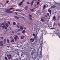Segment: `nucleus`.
Here are the masks:
<instances>
[{
    "label": "nucleus",
    "instance_id": "obj_1",
    "mask_svg": "<svg viewBox=\"0 0 60 60\" xmlns=\"http://www.w3.org/2000/svg\"><path fill=\"white\" fill-rule=\"evenodd\" d=\"M15 37H14V39L15 41H17V39L18 38V36H17V35H16L15 36Z\"/></svg>",
    "mask_w": 60,
    "mask_h": 60
},
{
    "label": "nucleus",
    "instance_id": "obj_2",
    "mask_svg": "<svg viewBox=\"0 0 60 60\" xmlns=\"http://www.w3.org/2000/svg\"><path fill=\"white\" fill-rule=\"evenodd\" d=\"M48 11L49 12L50 14H51V10H50V8H49L48 10Z\"/></svg>",
    "mask_w": 60,
    "mask_h": 60
},
{
    "label": "nucleus",
    "instance_id": "obj_3",
    "mask_svg": "<svg viewBox=\"0 0 60 60\" xmlns=\"http://www.w3.org/2000/svg\"><path fill=\"white\" fill-rule=\"evenodd\" d=\"M3 43V41H0V45L1 46H3V44L2 43Z\"/></svg>",
    "mask_w": 60,
    "mask_h": 60
},
{
    "label": "nucleus",
    "instance_id": "obj_4",
    "mask_svg": "<svg viewBox=\"0 0 60 60\" xmlns=\"http://www.w3.org/2000/svg\"><path fill=\"white\" fill-rule=\"evenodd\" d=\"M23 4V3L22 2H20L19 4L18 5L19 6H21Z\"/></svg>",
    "mask_w": 60,
    "mask_h": 60
},
{
    "label": "nucleus",
    "instance_id": "obj_5",
    "mask_svg": "<svg viewBox=\"0 0 60 60\" xmlns=\"http://www.w3.org/2000/svg\"><path fill=\"white\" fill-rule=\"evenodd\" d=\"M36 39V36H35L34 37L33 40L32 41V42H33L34 41V40Z\"/></svg>",
    "mask_w": 60,
    "mask_h": 60
},
{
    "label": "nucleus",
    "instance_id": "obj_6",
    "mask_svg": "<svg viewBox=\"0 0 60 60\" xmlns=\"http://www.w3.org/2000/svg\"><path fill=\"white\" fill-rule=\"evenodd\" d=\"M15 32L16 33H17V32H20V31H21V30L20 29H19L18 30H15Z\"/></svg>",
    "mask_w": 60,
    "mask_h": 60
},
{
    "label": "nucleus",
    "instance_id": "obj_7",
    "mask_svg": "<svg viewBox=\"0 0 60 60\" xmlns=\"http://www.w3.org/2000/svg\"><path fill=\"white\" fill-rule=\"evenodd\" d=\"M41 21H42V22H44V21H45V20L43 19V18L42 17L41 19Z\"/></svg>",
    "mask_w": 60,
    "mask_h": 60
},
{
    "label": "nucleus",
    "instance_id": "obj_8",
    "mask_svg": "<svg viewBox=\"0 0 60 60\" xmlns=\"http://www.w3.org/2000/svg\"><path fill=\"white\" fill-rule=\"evenodd\" d=\"M34 0H32V2H31V6H32L33 5V4H34Z\"/></svg>",
    "mask_w": 60,
    "mask_h": 60
},
{
    "label": "nucleus",
    "instance_id": "obj_9",
    "mask_svg": "<svg viewBox=\"0 0 60 60\" xmlns=\"http://www.w3.org/2000/svg\"><path fill=\"white\" fill-rule=\"evenodd\" d=\"M16 11H22L21 10H20L19 9H16L15 10Z\"/></svg>",
    "mask_w": 60,
    "mask_h": 60
},
{
    "label": "nucleus",
    "instance_id": "obj_10",
    "mask_svg": "<svg viewBox=\"0 0 60 60\" xmlns=\"http://www.w3.org/2000/svg\"><path fill=\"white\" fill-rule=\"evenodd\" d=\"M56 16L54 15L53 18V19H54V20H56Z\"/></svg>",
    "mask_w": 60,
    "mask_h": 60
},
{
    "label": "nucleus",
    "instance_id": "obj_11",
    "mask_svg": "<svg viewBox=\"0 0 60 60\" xmlns=\"http://www.w3.org/2000/svg\"><path fill=\"white\" fill-rule=\"evenodd\" d=\"M57 6H51V8L53 9V8H54V7H56Z\"/></svg>",
    "mask_w": 60,
    "mask_h": 60
},
{
    "label": "nucleus",
    "instance_id": "obj_12",
    "mask_svg": "<svg viewBox=\"0 0 60 60\" xmlns=\"http://www.w3.org/2000/svg\"><path fill=\"white\" fill-rule=\"evenodd\" d=\"M9 11L8 10V9H7V10H6L5 11L7 13H9Z\"/></svg>",
    "mask_w": 60,
    "mask_h": 60
},
{
    "label": "nucleus",
    "instance_id": "obj_13",
    "mask_svg": "<svg viewBox=\"0 0 60 60\" xmlns=\"http://www.w3.org/2000/svg\"><path fill=\"white\" fill-rule=\"evenodd\" d=\"M24 38V37L23 36H22L21 37V39H23Z\"/></svg>",
    "mask_w": 60,
    "mask_h": 60
},
{
    "label": "nucleus",
    "instance_id": "obj_14",
    "mask_svg": "<svg viewBox=\"0 0 60 60\" xmlns=\"http://www.w3.org/2000/svg\"><path fill=\"white\" fill-rule=\"evenodd\" d=\"M30 11H34V9H30Z\"/></svg>",
    "mask_w": 60,
    "mask_h": 60
},
{
    "label": "nucleus",
    "instance_id": "obj_15",
    "mask_svg": "<svg viewBox=\"0 0 60 60\" xmlns=\"http://www.w3.org/2000/svg\"><path fill=\"white\" fill-rule=\"evenodd\" d=\"M53 34H56L57 35H57H58V32H56V33H53Z\"/></svg>",
    "mask_w": 60,
    "mask_h": 60
},
{
    "label": "nucleus",
    "instance_id": "obj_16",
    "mask_svg": "<svg viewBox=\"0 0 60 60\" xmlns=\"http://www.w3.org/2000/svg\"><path fill=\"white\" fill-rule=\"evenodd\" d=\"M28 8V7L27 6H26L25 7V8L26 11L27 10V8Z\"/></svg>",
    "mask_w": 60,
    "mask_h": 60
},
{
    "label": "nucleus",
    "instance_id": "obj_17",
    "mask_svg": "<svg viewBox=\"0 0 60 60\" xmlns=\"http://www.w3.org/2000/svg\"><path fill=\"white\" fill-rule=\"evenodd\" d=\"M5 25L6 26H7V27H8V26H9V25H8V23H5Z\"/></svg>",
    "mask_w": 60,
    "mask_h": 60
},
{
    "label": "nucleus",
    "instance_id": "obj_18",
    "mask_svg": "<svg viewBox=\"0 0 60 60\" xmlns=\"http://www.w3.org/2000/svg\"><path fill=\"white\" fill-rule=\"evenodd\" d=\"M43 34H44V35H46V34H47V32H46V31H44V32L43 33Z\"/></svg>",
    "mask_w": 60,
    "mask_h": 60
},
{
    "label": "nucleus",
    "instance_id": "obj_19",
    "mask_svg": "<svg viewBox=\"0 0 60 60\" xmlns=\"http://www.w3.org/2000/svg\"><path fill=\"white\" fill-rule=\"evenodd\" d=\"M9 56L10 57H8V59H11V55L10 54Z\"/></svg>",
    "mask_w": 60,
    "mask_h": 60
},
{
    "label": "nucleus",
    "instance_id": "obj_20",
    "mask_svg": "<svg viewBox=\"0 0 60 60\" xmlns=\"http://www.w3.org/2000/svg\"><path fill=\"white\" fill-rule=\"evenodd\" d=\"M20 28L21 30H23V27L21 26H20Z\"/></svg>",
    "mask_w": 60,
    "mask_h": 60
},
{
    "label": "nucleus",
    "instance_id": "obj_21",
    "mask_svg": "<svg viewBox=\"0 0 60 60\" xmlns=\"http://www.w3.org/2000/svg\"><path fill=\"white\" fill-rule=\"evenodd\" d=\"M34 51H32L31 52V55H32V56H33V55H34Z\"/></svg>",
    "mask_w": 60,
    "mask_h": 60
},
{
    "label": "nucleus",
    "instance_id": "obj_22",
    "mask_svg": "<svg viewBox=\"0 0 60 60\" xmlns=\"http://www.w3.org/2000/svg\"><path fill=\"white\" fill-rule=\"evenodd\" d=\"M14 17L15 18V19H19V17L17 16H15Z\"/></svg>",
    "mask_w": 60,
    "mask_h": 60
},
{
    "label": "nucleus",
    "instance_id": "obj_23",
    "mask_svg": "<svg viewBox=\"0 0 60 60\" xmlns=\"http://www.w3.org/2000/svg\"><path fill=\"white\" fill-rule=\"evenodd\" d=\"M11 42H14V40L13 39L11 41Z\"/></svg>",
    "mask_w": 60,
    "mask_h": 60
},
{
    "label": "nucleus",
    "instance_id": "obj_24",
    "mask_svg": "<svg viewBox=\"0 0 60 60\" xmlns=\"http://www.w3.org/2000/svg\"><path fill=\"white\" fill-rule=\"evenodd\" d=\"M29 19H30V20H32V21L33 20V19H32V18H31V17H30L29 18Z\"/></svg>",
    "mask_w": 60,
    "mask_h": 60
},
{
    "label": "nucleus",
    "instance_id": "obj_25",
    "mask_svg": "<svg viewBox=\"0 0 60 60\" xmlns=\"http://www.w3.org/2000/svg\"><path fill=\"white\" fill-rule=\"evenodd\" d=\"M25 30H23L22 32V33L23 34H24V33H25Z\"/></svg>",
    "mask_w": 60,
    "mask_h": 60
},
{
    "label": "nucleus",
    "instance_id": "obj_26",
    "mask_svg": "<svg viewBox=\"0 0 60 60\" xmlns=\"http://www.w3.org/2000/svg\"><path fill=\"white\" fill-rule=\"evenodd\" d=\"M37 5H39V4H40V2H39V1H37Z\"/></svg>",
    "mask_w": 60,
    "mask_h": 60
},
{
    "label": "nucleus",
    "instance_id": "obj_27",
    "mask_svg": "<svg viewBox=\"0 0 60 60\" xmlns=\"http://www.w3.org/2000/svg\"><path fill=\"white\" fill-rule=\"evenodd\" d=\"M60 18V16H58L57 19V20H59V19Z\"/></svg>",
    "mask_w": 60,
    "mask_h": 60
},
{
    "label": "nucleus",
    "instance_id": "obj_28",
    "mask_svg": "<svg viewBox=\"0 0 60 60\" xmlns=\"http://www.w3.org/2000/svg\"><path fill=\"white\" fill-rule=\"evenodd\" d=\"M0 26V27H2V29H4V26Z\"/></svg>",
    "mask_w": 60,
    "mask_h": 60
},
{
    "label": "nucleus",
    "instance_id": "obj_29",
    "mask_svg": "<svg viewBox=\"0 0 60 60\" xmlns=\"http://www.w3.org/2000/svg\"><path fill=\"white\" fill-rule=\"evenodd\" d=\"M7 41L8 43H9V42H10V41H9V40L8 39H7Z\"/></svg>",
    "mask_w": 60,
    "mask_h": 60
},
{
    "label": "nucleus",
    "instance_id": "obj_30",
    "mask_svg": "<svg viewBox=\"0 0 60 60\" xmlns=\"http://www.w3.org/2000/svg\"><path fill=\"white\" fill-rule=\"evenodd\" d=\"M13 24L14 25H16V22H13Z\"/></svg>",
    "mask_w": 60,
    "mask_h": 60
},
{
    "label": "nucleus",
    "instance_id": "obj_31",
    "mask_svg": "<svg viewBox=\"0 0 60 60\" xmlns=\"http://www.w3.org/2000/svg\"><path fill=\"white\" fill-rule=\"evenodd\" d=\"M29 17H31L32 18V15L30 14H29Z\"/></svg>",
    "mask_w": 60,
    "mask_h": 60
},
{
    "label": "nucleus",
    "instance_id": "obj_32",
    "mask_svg": "<svg viewBox=\"0 0 60 60\" xmlns=\"http://www.w3.org/2000/svg\"><path fill=\"white\" fill-rule=\"evenodd\" d=\"M4 27L5 29H6V30H7V27H6V26H5Z\"/></svg>",
    "mask_w": 60,
    "mask_h": 60
},
{
    "label": "nucleus",
    "instance_id": "obj_33",
    "mask_svg": "<svg viewBox=\"0 0 60 60\" xmlns=\"http://www.w3.org/2000/svg\"><path fill=\"white\" fill-rule=\"evenodd\" d=\"M4 42L5 43L6 42V39H4Z\"/></svg>",
    "mask_w": 60,
    "mask_h": 60
},
{
    "label": "nucleus",
    "instance_id": "obj_34",
    "mask_svg": "<svg viewBox=\"0 0 60 60\" xmlns=\"http://www.w3.org/2000/svg\"><path fill=\"white\" fill-rule=\"evenodd\" d=\"M10 9H12V10H14V9H15V8H10Z\"/></svg>",
    "mask_w": 60,
    "mask_h": 60
},
{
    "label": "nucleus",
    "instance_id": "obj_35",
    "mask_svg": "<svg viewBox=\"0 0 60 60\" xmlns=\"http://www.w3.org/2000/svg\"><path fill=\"white\" fill-rule=\"evenodd\" d=\"M8 23L9 25H10L11 24V23L9 21L8 22Z\"/></svg>",
    "mask_w": 60,
    "mask_h": 60
},
{
    "label": "nucleus",
    "instance_id": "obj_36",
    "mask_svg": "<svg viewBox=\"0 0 60 60\" xmlns=\"http://www.w3.org/2000/svg\"><path fill=\"white\" fill-rule=\"evenodd\" d=\"M27 3L28 4H31V3L28 2H27Z\"/></svg>",
    "mask_w": 60,
    "mask_h": 60
},
{
    "label": "nucleus",
    "instance_id": "obj_37",
    "mask_svg": "<svg viewBox=\"0 0 60 60\" xmlns=\"http://www.w3.org/2000/svg\"><path fill=\"white\" fill-rule=\"evenodd\" d=\"M51 29H56L55 28V27H53V28H51Z\"/></svg>",
    "mask_w": 60,
    "mask_h": 60
},
{
    "label": "nucleus",
    "instance_id": "obj_38",
    "mask_svg": "<svg viewBox=\"0 0 60 60\" xmlns=\"http://www.w3.org/2000/svg\"><path fill=\"white\" fill-rule=\"evenodd\" d=\"M53 26H56V22H54V24H53Z\"/></svg>",
    "mask_w": 60,
    "mask_h": 60
},
{
    "label": "nucleus",
    "instance_id": "obj_39",
    "mask_svg": "<svg viewBox=\"0 0 60 60\" xmlns=\"http://www.w3.org/2000/svg\"><path fill=\"white\" fill-rule=\"evenodd\" d=\"M13 11H9V13H13Z\"/></svg>",
    "mask_w": 60,
    "mask_h": 60
},
{
    "label": "nucleus",
    "instance_id": "obj_40",
    "mask_svg": "<svg viewBox=\"0 0 60 60\" xmlns=\"http://www.w3.org/2000/svg\"><path fill=\"white\" fill-rule=\"evenodd\" d=\"M16 27H17V28H19V25H17Z\"/></svg>",
    "mask_w": 60,
    "mask_h": 60
},
{
    "label": "nucleus",
    "instance_id": "obj_41",
    "mask_svg": "<svg viewBox=\"0 0 60 60\" xmlns=\"http://www.w3.org/2000/svg\"><path fill=\"white\" fill-rule=\"evenodd\" d=\"M22 55H23V54H21V56L22 57H24V56Z\"/></svg>",
    "mask_w": 60,
    "mask_h": 60
},
{
    "label": "nucleus",
    "instance_id": "obj_42",
    "mask_svg": "<svg viewBox=\"0 0 60 60\" xmlns=\"http://www.w3.org/2000/svg\"><path fill=\"white\" fill-rule=\"evenodd\" d=\"M5 60H8L7 59V57H5Z\"/></svg>",
    "mask_w": 60,
    "mask_h": 60
},
{
    "label": "nucleus",
    "instance_id": "obj_43",
    "mask_svg": "<svg viewBox=\"0 0 60 60\" xmlns=\"http://www.w3.org/2000/svg\"><path fill=\"white\" fill-rule=\"evenodd\" d=\"M2 25L3 26H4V27L5 26V25H4V24L3 23L2 24Z\"/></svg>",
    "mask_w": 60,
    "mask_h": 60
},
{
    "label": "nucleus",
    "instance_id": "obj_44",
    "mask_svg": "<svg viewBox=\"0 0 60 60\" xmlns=\"http://www.w3.org/2000/svg\"><path fill=\"white\" fill-rule=\"evenodd\" d=\"M44 30H42L41 31V32L42 33V34H43V33H44Z\"/></svg>",
    "mask_w": 60,
    "mask_h": 60
},
{
    "label": "nucleus",
    "instance_id": "obj_45",
    "mask_svg": "<svg viewBox=\"0 0 60 60\" xmlns=\"http://www.w3.org/2000/svg\"><path fill=\"white\" fill-rule=\"evenodd\" d=\"M39 49H38L37 51V52L38 53L39 52Z\"/></svg>",
    "mask_w": 60,
    "mask_h": 60
},
{
    "label": "nucleus",
    "instance_id": "obj_46",
    "mask_svg": "<svg viewBox=\"0 0 60 60\" xmlns=\"http://www.w3.org/2000/svg\"><path fill=\"white\" fill-rule=\"evenodd\" d=\"M10 39H13V38L11 36L10 37Z\"/></svg>",
    "mask_w": 60,
    "mask_h": 60
},
{
    "label": "nucleus",
    "instance_id": "obj_47",
    "mask_svg": "<svg viewBox=\"0 0 60 60\" xmlns=\"http://www.w3.org/2000/svg\"><path fill=\"white\" fill-rule=\"evenodd\" d=\"M21 13L22 14V15H25V14H23L22 13Z\"/></svg>",
    "mask_w": 60,
    "mask_h": 60
},
{
    "label": "nucleus",
    "instance_id": "obj_48",
    "mask_svg": "<svg viewBox=\"0 0 60 60\" xmlns=\"http://www.w3.org/2000/svg\"><path fill=\"white\" fill-rule=\"evenodd\" d=\"M24 1H25V0H22V1L21 2L22 3L24 2Z\"/></svg>",
    "mask_w": 60,
    "mask_h": 60
},
{
    "label": "nucleus",
    "instance_id": "obj_49",
    "mask_svg": "<svg viewBox=\"0 0 60 60\" xmlns=\"http://www.w3.org/2000/svg\"><path fill=\"white\" fill-rule=\"evenodd\" d=\"M54 4H55V5H56L57 4H58V3H56L55 2V3H54Z\"/></svg>",
    "mask_w": 60,
    "mask_h": 60
},
{
    "label": "nucleus",
    "instance_id": "obj_50",
    "mask_svg": "<svg viewBox=\"0 0 60 60\" xmlns=\"http://www.w3.org/2000/svg\"><path fill=\"white\" fill-rule=\"evenodd\" d=\"M33 36H35V34H33Z\"/></svg>",
    "mask_w": 60,
    "mask_h": 60
},
{
    "label": "nucleus",
    "instance_id": "obj_51",
    "mask_svg": "<svg viewBox=\"0 0 60 60\" xmlns=\"http://www.w3.org/2000/svg\"><path fill=\"white\" fill-rule=\"evenodd\" d=\"M46 5H44L43 7L44 8H45V7H46Z\"/></svg>",
    "mask_w": 60,
    "mask_h": 60
},
{
    "label": "nucleus",
    "instance_id": "obj_52",
    "mask_svg": "<svg viewBox=\"0 0 60 60\" xmlns=\"http://www.w3.org/2000/svg\"><path fill=\"white\" fill-rule=\"evenodd\" d=\"M0 39H3L4 38H3V37H0Z\"/></svg>",
    "mask_w": 60,
    "mask_h": 60
},
{
    "label": "nucleus",
    "instance_id": "obj_53",
    "mask_svg": "<svg viewBox=\"0 0 60 60\" xmlns=\"http://www.w3.org/2000/svg\"><path fill=\"white\" fill-rule=\"evenodd\" d=\"M3 7H5V5L4 4L3 5Z\"/></svg>",
    "mask_w": 60,
    "mask_h": 60
},
{
    "label": "nucleus",
    "instance_id": "obj_54",
    "mask_svg": "<svg viewBox=\"0 0 60 60\" xmlns=\"http://www.w3.org/2000/svg\"><path fill=\"white\" fill-rule=\"evenodd\" d=\"M11 9H8V11H10V10H11Z\"/></svg>",
    "mask_w": 60,
    "mask_h": 60
},
{
    "label": "nucleus",
    "instance_id": "obj_55",
    "mask_svg": "<svg viewBox=\"0 0 60 60\" xmlns=\"http://www.w3.org/2000/svg\"><path fill=\"white\" fill-rule=\"evenodd\" d=\"M41 38L42 39H43V36H41Z\"/></svg>",
    "mask_w": 60,
    "mask_h": 60
},
{
    "label": "nucleus",
    "instance_id": "obj_56",
    "mask_svg": "<svg viewBox=\"0 0 60 60\" xmlns=\"http://www.w3.org/2000/svg\"><path fill=\"white\" fill-rule=\"evenodd\" d=\"M33 39L32 38H31L30 39V41H33Z\"/></svg>",
    "mask_w": 60,
    "mask_h": 60
},
{
    "label": "nucleus",
    "instance_id": "obj_57",
    "mask_svg": "<svg viewBox=\"0 0 60 60\" xmlns=\"http://www.w3.org/2000/svg\"><path fill=\"white\" fill-rule=\"evenodd\" d=\"M24 29H25V30H26V27H24Z\"/></svg>",
    "mask_w": 60,
    "mask_h": 60
},
{
    "label": "nucleus",
    "instance_id": "obj_58",
    "mask_svg": "<svg viewBox=\"0 0 60 60\" xmlns=\"http://www.w3.org/2000/svg\"><path fill=\"white\" fill-rule=\"evenodd\" d=\"M41 35V36H43V33H42Z\"/></svg>",
    "mask_w": 60,
    "mask_h": 60
},
{
    "label": "nucleus",
    "instance_id": "obj_59",
    "mask_svg": "<svg viewBox=\"0 0 60 60\" xmlns=\"http://www.w3.org/2000/svg\"><path fill=\"white\" fill-rule=\"evenodd\" d=\"M58 26H60V24L59 23H58Z\"/></svg>",
    "mask_w": 60,
    "mask_h": 60
},
{
    "label": "nucleus",
    "instance_id": "obj_60",
    "mask_svg": "<svg viewBox=\"0 0 60 60\" xmlns=\"http://www.w3.org/2000/svg\"><path fill=\"white\" fill-rule=\"evenodd\" d=\"M7 3H9V1L7 0L6 2Z\"/></svg>",
    "mask_w": 60,
    "mask_h": 60
},
{
    "label": "nucleus",
    "instance_id": "obj_61",
    "mask_svg": "<svg viewBox=\"0 0 60 60\" xmlns=\"http://www.w3.org/2000/svg\"><path fill=\"white\" fill-rule=\"evenodd\" d=\"M47 15H48V16H49V13H47Z\"/></svg>",
    "mask_w": 60,
    "mask_h": 60
},
{
    "label": "nucleus",
    "instance_id": "obj_62",
    "mask_svg": "<svg viewBox=\"0 0 60 60\" xmlns=\"http://www.w3.org/2000/svg\"><path fill=\"white\" fill-rule=\"evenodd\" d=\"M45 18H47V15H45Z\"/></svg>",
    "mask_w": 60,
    "mask_h": 60
},
{
    "label": "nucleus",
    "instance_id": "obj_63",
    "mask_svg": "<svg viewBox=\"0 0 60 60\" xmlns=\"http://www.w3.org/2000/svg\"><path fill=\"white\" fill-rule=\"evenodd\" d=\"M10 56V55H7V56L8 57H9Z\"/></svg>",
    "mask_w": 60,
    "mask_h": 60
},
{
    "label": "nucleus",
    "instance_id": "obj_64",
    "mask_svg": "<svg viewBox=\"0 0 60 60\" xmlns=\"http://www.w3.org/2000/svg\"><path fill=\"white\" fill-rule=\"evenodd\" d=\"M17 55H18V56H19V53H18L17 54Z\"/></svg>",
    "mask_w": 60,
    "mask_h": 60
}]
</instances>
